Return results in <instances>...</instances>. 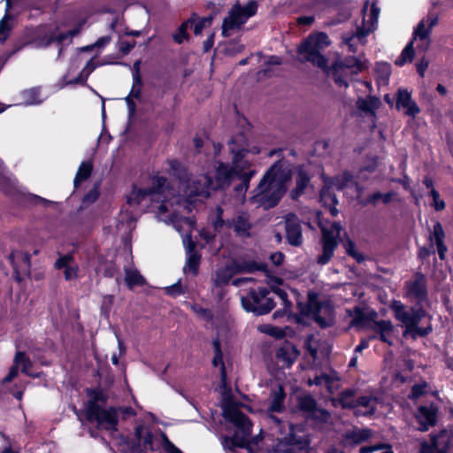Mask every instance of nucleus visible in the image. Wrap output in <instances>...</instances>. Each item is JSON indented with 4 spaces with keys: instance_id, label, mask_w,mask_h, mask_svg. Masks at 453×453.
<instances>
[{
    "instance_id": "1",
    "label": "nucleus",
    "mask_w": 453,
    "mask_h": 453,
    "mask_svg": "<svg viewBox=\"0 0 453 453\" xmlns=\"http://www.w3.org/2000/svg\"><path fill=\"white\" fill-rule=\"evenodd\" d=\"M292 178V170L284 159L275 161L265 173L250 197V203L264 209L279 204L287 191V184Z\"/></svg>"
},
{
    "instance_id": "2",
    "label": "nucleus",
    "mask_w": 453,
    "mask_h": 453,
    "mask_svg": "<svg viewBox=\"0 0 453 453\" xmlns=\"http://www.w3.org/2000/svg\"><path fill=\"white\" fill-rule=\"evenodd\" d=\"M86 394L89 398L86 405L87 421L90 423L96 421L98 425L107 424L109 429L117 431L119 424L118 410L115 407L104 409L99 405V403H107L108 395L99 388H86Z\"/></svg>"
},
{
    "instance_id": "3",
    "label": "nucleus",
    "mask_w": 453,
    "mask_h": 453,
    "mask_svg": "<svg viewBox=\"0 0 453 453\" xmlns=\"http://www.w3.org/2000/svg\"><path fill=\"white\" fill-rule=\"evenodd\" d=\"M223 416L226 420L232 423L236 428L242 430L243 435L235 432L232 436H225L222 445L224 449L234 451L235 449H248L249 444L245 435L250 434L251 421L250 418L240 411L234 403L227 404L223 410Z\"/></svg>"
},
{
    "instance_id": "4",
    "label": "nucleus",
    "mask_w": 453,
    "mask_h": 453,
    "mask_svg": "<svg viewBox=\"0 0 453 453\" xmlns=\"http://www.w3.org/2000/svg\"><path fill=\"white\" fill-rule=\"evenodd\" d=\"M390 309L395 319L404 326L403 337L410 336L412 340H417L418 337L425 338L433 333L432 323L427 321L425 326H419L423 319L410 310L406 311L405 305L401 301L394 300L390 304Z\"/></svg>"
},
{
    "instance_id": "5",
    "label": "nucleus",
    "mask_w": 453,
    "mask_h": 453,
    "mask_svg": "<svg viewBox=\"0 0 453 453\" xmlns=\"http://www.w3.org/2000/svg\"><path fill=\"white\" fill-rule=\"evenodd\" d=\"M270 290L266 287L250 288L241 297L242 309L256 316H263L270 313L276 303L273 297L269 296Z\"/></svg>"
},
{
    "instance_id": "6",
    "label": "nucleus",
    "mask_w": 453,
    "mask_h": 453,
    "mask_svg": "<svg viewBox=\"0 0 453 453\" xmlns=\"http://www.w3.org/2000/svg\"><path fill=\"white\" fill-rule=\"evenodd\" d=\"M319 293L309 291L307 304L313 311V320L321 329L329 328L335 324V311L331 301H319Z\"/></svg>"
},
{
    "instance_id": "7",
    "label": "nucleus",
    "mask_w": 453,
    "mask_h": 453,
    "mask_svg": "<svg viewBox=\"0 0 453 453\" xmlns=\"http://www.w3.org/2000/svg\"><path fill=\"white\" fill-rule=\"evenodd\" d=\"M121 440L123 444L127 447L129 453H148V451H156L153 443L154 435L143 424L135 426L134 437L123 436Z\"/></svg>"
},
{
    "instance_id": "8",
    "label": "nucleus",
    "mask_w": 453,
    "mask_h": 453,
    "mask_svg": "<svg viewBox=\"0 0 453 453\" xmlns=\"http://www.w3.org/2000/svg\"><path fill=\"white\" fill-rule=\"evenodd\" d=\"M297 408L306 418L317 423H326L331 417L330 412L324 408L318 406L317 400L311 394L299 395L296 396Z\"/></svg>"
},
{
    "instance_id": "9",
    "label": "nucleus",
    "mask_w": 453,
    "mask_h": 453,
    "mask_svg": "<svg viewBox=\"0 0 453 453\" xmlns=\"http://www.w3.org/2000/svg\"><path fill=\"white\" fill-rule=\"evenodd\" d=\"M404 290L405 297L414 300L415 303L428 302L427 280L426 275L421 272H416L412 280L405 281Z\"/></svg>"
},
{
    "instance_id": "10",
    "label": "nucleus",
    "mask_w": 453,
    "mask_h": 453,
    "mask_svg": "<svg viewBox=\"0 0 453 453\" xmlns=\"http://www.w3.org/2000/svg\"><path fill=\"white\" fill-rule=\"evenodd\" d=\"M240 173V170L235 169L233 165L219 162L215 170L214 183L211 177L207 178L210 185L213 186L216 190H225L230 187L233 180Z\"/></svg>"
},
{
    "instance_id": "11",
    "label": "nucleus",
    "mask_w": 453,
    "mask_h": 453,
    "mask_svg": "<svg viewBox=\"0 0 453 453\" xmlns=\"http://www.w3.org/2000/svg\"><path fill=\"white\" fill-rule=\"evenodd\" d=\"M451 439L446 430L430 434V441L424 440L419 444L418 453H449Z\"/></svg>"
},
{
    "instance_id": "12",
    "label": "nucleus",
    "mask_w": 453,
    "mask_h": 453,
    "mask_svg": "<svg viewBox=\"0 0 453 453\" xmlns=\"http://www.w3.org/2000/svg\"><path fill=\"white\" fill-rule=\"evenodd\" d=\"M285 237L287 242L293 247H300L303 244L302 221L294 212H288L284 217Z\"/></svg>"
},
{
    "instance_id": "13",
    "label": "nucleus",
    "mask_w": 453,
    "mask_h": 453,
    "mask_svg": "<svg viewBox=\"0 0 453 453\" xmlns=\"http://www.w3.org/2000/svg\"><path fill=\"white\" fill-rule=\"evenodd\" d=\"M300 55H305V60L312 63L319 68L327 67V58L319 51L311 37L304 39L297 48Z\"/></svg>"
},
{
    "instance_id": "14",
    "label": "nucleus",
    "mask_w": 453,
    "mask_h": 453,
    "mask_svg": "<svg viewBox=\"0 0 453 453\" xmlns=\"http://www.w3.org/2000/svg\"><path fill=\"white\" fill-rule=\"evenodd\" d=\"M303 427L300 424L289 423L288 433L283 437L286 443L295 447L298 451H307L311 446V437L309 434L303 436L297 435V432H303Z\"/></svg>"
},
{
    "instance_id": "15",
    "label": "nucleus",
    "mask_w": 453,
    "mask_h": 453,
    "mask_svg": "<svg viewBox=\"0 0 453 453\" xmlns=\"http://www.w3.org/2000/svg\"><path fill=\"white\" fill-rule=\"evenodd\" d=\"M9 260L13 268V277L17 282L23 280V276L30 273V256L19 251H12Z\"/></svg>"
},
{
    "instance_id": "16",
    "label": "nucleus",
    "mask_w": 453,
    "mask_h": 453,
    "mask_svg": "<svg viewBox=\"0 0 453 453\" xmlns=\"http://www.w3.org/2000/svg\"><path fill=\"white\" fill-rule=\"evenodd\" d=\"M322 253L318 256V264L324 265L330 262L334 256V252L338 246L337 237L333 231L324 228L322 230Z\"/></svg>"
},
{
    "instance_id": "17",
    "label": "nucleus",
    "mask_w": 453,
    "mask_h": 453,
    "mask_svg": "<svg viewBox=\"0 0 453 453\" xmlns=\"http://www.w3.org/2000/svg\"><path fill=\"white\" fill-rule=\"evenodd\" d=\"M438 411L433 405H421L417 409L415 418L418 423V431L426 432L437 423Z\"/></svg>"
},
{
    "instance_id": "18",
    "label": "nucleus",
    "mask_w": 453,
    "mask_h": 453,
    "mask_svg": "<svg viewBox=\"0 0 453 453\" xmlns=\"http://www.w3.org/2000/svg\"><path fill=\"white\" fill-rule=\"evenodd\" d=\"M186 264L183 267L184 273H190L196 277L199 273V266L202 260L201 253L196 250V242L189 240L186 247Z\"/></svg>"
},
{
    "instance_id": "19",
    "label": "nucleus",
    "mask_w": 453,
    "mask_h": 453,
    "mask_svg": "<svg viewBox=\"0 0 453 453\" xmlns=\"http://www.w3.org/2000/svg\"><path fill=\"white\" fill-rule=\"evenodd\" d=\"M246 22L241 12V5L239 4H234L228 12V15L223 19L222 36L228 37L229 30L238 29Z\"/></svg>"
},
{
    "instance_id": "20",
    "label": "nucleus",
    "mask_w": 453,
    "mask_h": 453,
    "mask_svg": "<svg viewBox=\"0 0 453 453\" xmlns=\"http://www.w3.org/2000/svg\"><path fill=\"white\" fill-rule=\"evenodd\" d=\"M395 108L400 110L405 109L404 114L415 118L420 113V108L411 98V94L405 88H398L396 92Z\"/></svg>"
},
{
    "instance_id": "21",
    "label": "nucleus",
    "mask_w": 453,
    "mask_h": 453,
    "mask_svg": "<svg viewBox=\"0 0 453 453\" xmlns=\"http://www.w3.org/2000/svg\"><path fill=\"white\" fill-rule=\"evenodd\" d=\"M230 270L234 273H253L257 271L263 272L265 274L269 273L266 263H257L254 260H234L230 265Z\"/></svg>"
},
{
    "instance_id": "22",
    "label": "nucleus",
    "mask_w": 453,
    "mask_h": 453,
    "mask_svg": "<svg viewBox=\"0 0 453 453\" xmlns=\"http://www.w3.org/2000/svg\"><path fill=\"white\" fill-rule=\"evenodd\" d=\"M299 355L300 351L297 347L289 341H285L275 352L276 358L283 362L287 367H290L296 362Z\"/></svg>"
},
{
    "instance_id": "23",
    "label": "nucleus",
    "mask_w": 453,
    "mask_h": 453,
    "mask_svg": "<svg viewBox=\"0 0 453 453\" xmlns=\"http://www.w3.org/2000/svg\"><path fill=\"white\" fill-rule=\"evenodd\" d=\"M311 182V176L303 165L296 167V188L290 191V197L297 200L303 193Z\"/></svg>"
},
{
    "instance_id": "24",
    "label": "nucleus",
    "mask_w": 453,
    "mask_h": 453,
    "mask_svg": "<svg viewBox=\"0 0 453 453\" xmlns=\"http://www.w3.org/2000/svg\"><path fill=\"white\" fill-rule=\"evenodd\" d=\"M231 228H233L235 234L239 237L248 238L250 236V230L252 225L250 222L249 217L245 213L237 215L236 218L230 219Z\"/></svg>"
},
{
    "instance_id": "25",
    "label": "nucleus",
    "mask_w": 453,
    "mask_h": 453,
    "mask_svg": "<svg viewBox=\"0 0 453 453\" xmlns=\"http://www.w3.org/2000/svg\"><path fill=\"white\" fill-rule=\"evenodd\" d=\"M372 331L379 334V340L382 342L392 345L393 342L389 339L394 331V326L390 320H374Z\"/></svg>"
},
{
    "instance_id": "26",
    "label": "nucleus",
    "mask_w": 453,
    "mask_h": 453,
    "mask_svg": "<svg viewBox=\"0 0 453 453\" xmlns=\"http://www.w3.org/2000/svg\"><path fill=\"white\" fill-rule=\"evenodd\" d=\"M272 402L269 405V412L282 413L285 411V398L286 393L284 388L281 385L278 386V388L271 392Z\"/></svg>"
},
{
    "instance_id": "27",
    "label": "nucleus",
    "mask_w": 453,
    "mask_h": 453,
    "mask_svg": "<svg viewBox=\"0 0 453 453\" xmlns=\"http://www.w3.org/2000/svg\"><path fill=\"white\" fill-rule=\"evenodd\" d=\"M248 150L245 148L231 149V152L233 154L231 165H233L235 169L240 170V172H247L248 170H251V163L248 160H244L246 154L248 153Z\"/></svg>"
},
{
    "instance_id": "28",
    "label": "nucleus",
    "mask_w": 453,
    "mask_h": 453,
    "mask_svg": "<svg viewBox=\"0 0 453 453\" xmlns=\"http://www.w3.org/2000/svg\"><path fill=\"white\" fill-rule=\"evenodd\" d=\"M256 170H248L247 172H240L235 177L241 180V183L237 184L234 188V192L236 196L245 197V194L250 188L251 179L256 175Z\"/></svg>"
},
{
    "instance_id": "29",
    "label": "nucleus",
    "mask_w": 453,
    "mask_h": 453,
    "mask_svg": "<svg viewBox=\"0 0 453 453\" xmlns=\"http://www.w3.org/2000/svg\"><path fill=\"white\" fill-rule=\"evenodd\" d=\"M332 68L334 70L336 69H352L356 68L355 71H353L354 73H358L363 70V63L360 59H358L356 57L349 56L344 58L342 60H336L332 64Z\"/></svg>"
},
{
    "instance_id": "30",
    "label": "nucleus",
    "mask_w": 453,
    "mask_h": 453,
    "mask_svg": "<svg viewBox=\"0 0 453 453\" xmlns=\"http://www.w3.org/2000/svg\"><path fill=\"white\" fill-rule=\"evenodd\" d=\"M93 172V164L91 161H83L80 165L73 180L74 188H78L83 181L88 180Z\"/></svg>"
},
{
    "instance_id": "31",
    "label": "nucleus",
    "mask_w": 453,
    "mask_h": 453,
    "mask_svg": "<svg viewBox=\"0 0 453 453\" xmlns=\"http://www.w3.org/2000/svg\"><path fill=\"white\" fill-rule=\"evenodd\" d=\"M213 345V350H214V357L212 359V365L214 367L220 366V376L221 380L223 381L226 380V365L223 361V352L221 349V344L219 339H215L212 342Z\"/></svg>"
},
{
    "instance_id": "32",
    "label": "nucleus",
    "mask_w": 453,
    "mask_h": 453,
    "mask_svg": "<svg viewBox=\"0 0 453 453\" xmlns=\"http://www.w3.org/2000/svg\"><path fill=\"white\" fill-rule=\"evenodd\" d=\"M372 436L369 428L354 429L345 434V439L353 445H357L368 441Z\"/></svg>"
},
{
    "instance_id": "33",
    "label": "nucleus",
    "mask_w": 453,
    "mask_h": 453,
    "mask_svg": "<svg viewBox=\"0 0 453 453\" xmlns=\"http://www.w3.org/2000/svg\"><path fill=\"white\" fill-rule=\"evenodd\" d=\"M151 193L147 188H138L135 185L133 186L132 191L130 194L127 196V203L130 206H138L142 203L143 200L149 196H150Z\"/></svg>"
},
{
    "instance_id": "34",
    "label": "nucleus",
    "mask_w": 453,
    "mask_h": 453,
    "mask_svg": "<svg viewBox=\"0 0 453 453\" xmlns=\"http://www.w3.org/2000/svg\"><path fill=\"white\" fill-rule=\"evenodd\" d=\"M380 104L379 98L373 96H369L367 99L359 97L356 103L357 107L365 113H374Z\"/></svg>"
},
{
    "instance_id": "35",
    "label": "nucleus",
    "mask_w": 453,
    "mask_h": 453,
    "mask_svg": "<svg viewBox=\"0 0 453 453\" xmlns=\"http://www.w3.org/2000/svg\"><path fill=\"white\" fill-rule=\"evenodd\" d=\"M14 363L21 365V372L33 378H37L38 374H32L29 370L32 368L33 364L29 357L24 351H17L14 357Z\"/></svg>"
},
{
    "instance_id": "36",
    "label": "nucleus",
    "mask_w": 453,
    "mask_h": 453,
    "mask_svg": "<svg viewBox=\"0 0 453 453\" xmlns=\"http://www.w3.org/2000/svg\"><path fill=\"white\" fill-rule=\"evenodd\" d=\"M196 13H193L192 16L188 19L186 21L182 22L177 29V32L173 35V41L181 44L184 40L189 39V34L188 33V24H193L196 22Z\"/></svg>"
},
{
    "instance_id": "37",
    "label": "nucleus",
    "mask_w": 453,
    "mask_h": 453,
    "mask_svg": "<svg viewBox=\"0 0 453 453\" xmlns=\"http://www.w3.org/2000/svg\"><path fill=\"white\" fill-rule=\"evenodd\" d=\"M125 282L132 289L135 286L145 285L146 280L137 270H126Z\"/></svg>"
},
{
    "instance_id": "38",
    "label": "nucleus",
    "mask_w": 453,
    "mask_h": 453,
    "mask_svg": "<svg viewBox=\"0 0 453 453\" xmlns=\"http://www.w3.org/2000/svg\"><path fill=\"white\" fill-rule=\"evenodd\" d=\"M376 398L370 395H361L355 400V408L358 406L365 407L368 410L363 413L364 416H372L375 414L376 406L371 405L372 401H375Z\"/></svg>"
},
{
    "instance_id": "39",
    "label": "nucleus",
    "mask_w": 453,
    "mask_h": 453,
    "mask_svg": "<svg viewBox=\"0 0 453 453\" xmlns=\"http://www.w3.org/2000/svg\"><path fill=\"white\" fill-rule=\"evenodd\" d=\"M415 56L413 41H411L403 50L400 57L395 60V64L403 66L407 62H412Z\"/></svg>"
},
{
    "instance_id": "40",
    "label": "nucleus",
    "mask_w": 453,
    "mask_h": 453,
    "mask_svg": "<svg viewBox=\"0 0 453 453\" xmlns=\"http://www.w3.org/2000/svg\"><path fill=\"white\" fill-rule=\"evenodd\" d=\"M355 391L345 389L339 395V403L343 409H355Z\"/></svg>"
},
{
    "instance_id": "41",
    "label": "nucleus",
    "mask_w": 453,
    "mask_h": 453,
    "mask_svg": "<svg viewBox=\"0 0 453 453\" xmlns=\"http://www.w3.org/2000/svg\"><path fill=\"white\" fill-rule=\"evenodd\" d=\"M224 210L221 206L216 207V216L212 220V226L216 232H220L224 226L231 229L230 219L225 220L223 219Z\"/></svg>"
},
{
    "instance_id": "42",
    "label": "nucleus",
    "mask_w": 453,
    "mask_h": 453,
    "mask_svg": "<svg viewBox=\"0 0 453 453\" xmlns=\"http://www.w3.org/2000/svg\"><path fill=\"white\" fill-rule=\"evenodd\" d=\"M320 199L321 201H324L325 204H326V203L329 202L330 205H332L330 207V212L333 216H336L338 211L335 208V205L338 203V201L335 194L331 193L329 189L322 188L320 191Z\"/></svg>"
},
{
    "instance_id": "43",
    "label": "nucleus",
    "mask_w": 453,
    "mask_h": 453,
    "mask_svg": "<svg viewBox=\"0 0 453 453\" xmlns=\"http://www.w3.org/2000/svg\"><path fill=\"white\" fill-rule=\"evenodd\" d=\"M345 250L346 254L356 260L357 263L361 264L365 260V257L364 254L360 253L357 248L356 243L348 239L345 243Z\"/></svg>"
},
{
    "instance_id": "44",
    "label": "nucleus",
    "mask_w": 453,
    "mask_h": 453,
    "mask_svg": "<svg viewBox=\"0 0 453 453\" xmlns=\"http://www.w3.org/2000/svg\"><path fill=\"white\" fill-rule=\"evenodd\" d=\"M12 19V16L9 14V12H5L4 16L0 20V44L4 43L12 30L11 25L8 23V19Z\"/></svg>"
},
{
    "instance_id": "45",
    "label": "nucleus",
    "mask_w": 453,
    "mask_h": 453,
    "mask_svg": "<svg viewBox=\"0 0 453 453\" xmlns=\"http://www.w3.org/2000/svg\"><path fill=\"white\" fill-rule=\"evenodd\" d=\"M99 196H100L99 184H95L93 186V188L83 196V197L81 199L82 205L87 207V206L96 203L97 201V199L99 198Z\"/></svg>"
},
{
    "instance_id": "46",
    "label": "nucleus",
    "mask_w": 453,
    "mask_h": 453,
    "mask_svg": "<svg viewBox=\"0 0 453 453\" xmlns=\"http://www.w3.org/2000/svg\"><path fill=\"white\" fill-rule=\"evenodd\" d=\"M190 308L194 313H196L198 317L204 319L206 322H211L213 320L214 315L211 310L208 308H203L198 303L191 304Z\"/></svg>"
},
{
    "instance_id": "47",
    "label": "nucleus",
    "mask_w": 453,
    "mask_h": 453,
    "mask_svg": "<svg viewBox=\"0 0 453 453\" xmlns=\"http://www.w3.org/2000/svg\"><path fill=\"white\" fill-rule=\"evenodd\" d=\"M427 386L428 384L425 380L422 381L421 383L414 384L411 388L409 398L411 400H416L425 395L426 394Z\"/></svg>"
},
{
    "instance_id": "48",
    "label": "nucleus",
    "mask_w": 453,
    "mask_h": 453,
    "mask_svg": "<svg viewBox=\"0 0 453 453\" xmlns=\"http://www.w3.org/2000/svg\"><path fill=\"white\" fill-rule=\"evenodd\" d=\"M23 97L28 104H38L42 102L40 99V90L36 88L25 90L23 92Z\"/></svg>"
},
{
    "instance_id": "49",
    "label": "nucleus",
    "mask_w": 453,
    "mask_h": 453,
    "mask_svg": "<svg viewBox=\"0 0 453 453\" xmlns=\"http://www.w3.org/2000/svg\"><path fill=\"white\" fill-rule=\"evenodd\" d=\"M258 4L256 0H250L245 6H241V12L246 21L256 15L257 12Z\"/></svg>"
},
{
    "instance_id": "50",
    "label": "nucleus",
    "mask_w": 453,
    "mask_h": 453,
    "mask_svg": "<svg viewBox=\"0 0 453 453\" xmlns=\"http://www.w3.org/2000/svg\"><path fill=\"white\" fill-rule=\"evenodd\" d=\"M310 37L313 41L317 49H319V51H320V50L323 49L324 47H326L330 44L328 35L324 32H319L313 35H310Z\"/></svg>"
},
{
    "instance_id": "51",
    "label": "nucleus",
    "mask_w": 453,
    "mask_h": 453,
    "mask_svg": "<svg viewBox=\"0 0 453 453\" xmlns=\"http://www.w3.org/2000/svg\"><path fill=\"white\" fill-rule=\"evenodd\" d=\"M377 316L375 311H372L370 314H365L361 308L355 307V317L353 319V323L355 325L363 324L365 320H372L374 317Z\"/></svg>"
},
{
    "instance_id": "52",
    "label": "nucleus",
    "mask_w": 453,
    "mask_h": 453,
    "mask_svg": "<svg viewBox=\"0 0 453 453\" xmlns=\"http://www.w3.org/2000/svg\"><path fill=\"white\" fill-rule=\"evenodd\" d=\"M166 178L163 176H156L152 179L151 187L148 188L151 195L161 194L163 192Z\"/></svg>"
},
{
    "instance_id": "53",
    "label": "nucleus",
    "mask_w": 453,
    "mask_h": 453,
    "mask_svg": "<svg viewBox=\"0 0 453 453\" xmlns=\"http://www.w3.org/2000/svg\"><path fill=\"white\" fill-rule=\"evenodd\" d=\"M445 233L441 224L437 221L433 226V234L430 236V241L434 240L435 243L444 242Z\"/></svg>"
},
{
    "instance_id": "54",
    "label": "nucleus",
    "mask_w": 453,
    "mask_h": 453,
    "mask_svg": "<svg viewBox=\"0 0 453 453\" xmlns=\"http://www.w3.org/2000/svg\"><path fill=\"white\" fill-rule=\"evenodd\" d=\"M431 30L429 27H425L424 20H421L416 27L413 32V39L418 37L420 40H425L429 37Z\"/></svg>"
},
{
    "instance_id": "55",
    "label": "nucleus",
    "mask_w": 453,
    "mask_h": 453,
    "mask_svg": "<svg viewBox=\"0 0 453 453\" xmlns=\"http://www.w3.org/2000/svg\"><path fill=\"white\" fill-rule=\"evenodd\" d=\"M424 303H415V305L411 306L409 310L411 312L418 314V316L421 317L422 319H427V321L432 323L433 316L426 311L424 307Z\"/></svg>"
},
{
    "instance_id": "56",
    "label": "nucleus",
    "mask_w": 453,
    "mask_h": 453,
    "mask_svg": "<svg viewBox=\"0 0 453 453\" xmlns=\"http://www.w3.org/2000/svg\"><path fill=\"white\" fill-rule=\"evenodd\" d=\"M165 293L172 297H176L181 295L185 294V289L183 288L180 280L177 281L176 283L166 287L165 288Z\"/></svg>"
},
{
    "instance_id": "57",
    "label": "nucleus",
    "mask_w": 453,
    "mask_h": 453,
    "mask_svg": "<svg viewBox=\"0 0 453 453\" xmlns=\"http://www.w3.org/2000/svg\"><path fill=\"white\" fill-rule=\"evenodd\" d=\"M378 165H379L378 158H377V157H373L371 159H369L367 162H365V165L360 167L359 173L362 174L364 172L372 173L377 170Z\"/></svg>"
},
{
    "instance_id": "58",
    "label": "nucleus",
    "mask_w": 453,
    "mask_h": 453,
    "mask_svg": "<svg viewBox=\"0 0 453 453\" xmlns=\"http://www.w3.org/2000/svg\"><path fill=\"white\" fill-rule=\"evenodd\" d=\"M161 436L163 439V447L167 453H183L168 439L165 433H162Z\"/></svg>"
},
{
    "instance_id": "59",
    "label": "nucleus",
    "mask_w": 453,
    "mask_h": 453,
    "mask_svg": "<svg viewBox=\"0 0 453 453\" xmlns=\"http://www.w3.org/2000/svg\"><path fill=\"white\" fill-rule=\"evenodd\" d=\"M332 76H333V80L334 81V83L342 88V87H344V88H348L349 87V83L347 81V80L345 79V77L340 73V71H342V69H336V70H334L332 67Z\"/></svg>"
},
{
    "instance_id": "60",
    "label": "nucleus",
    "mask_w": 453,
    "mask_h": 453,
    "mask_svg": "<svg viewBox=\"0 0 453 453\" xmlns=\"http://www.w3.org/2000/svg\"><path fill=\"white\" fill-rule=\"evenodd\" d=\"M430 196L433 198L434 206L436 211H440L445 209V202L440 199V194L435 188L430 190Z\"/></svg>"
},
{
    "instance_id": "61",
    "label": "nucleus",
    "mask_w": 453,
    "mask_h": 453,
    "mask_svg": "<svg viewBox=\"0 0 453 453\" xmlns=\"http://www.w3.org/2000/svg\"><path fill=\"white\" fill-rule=\"evenodd\" d=\"M67 38H69V36L66 35V32L59 33L58 35L51 33L46 38V45H50L53 42L62 43Z\"/></svg>"
},
{
    "instance_id": "62",
    "label": "nucleus",
    "mask_w": 453,
    "mask_h": 453,
    "mask_svg": "<svg viewBox=\"0 0 453 453\" xmlns=\"http://www.w3.org/2000/svg\"><path fill=\"white\" fill-rule=\"evenodd\" d=\"M286 440L281 438L279 440V441L276 444L275 451L278 453H294L295 452V447H292L286 443Z\"/></svg>"
},
{
    "instance_id": "63",
    "label": "nucleus",
    "mask_w": 453,
    "mask_h": 453,
    "mask_svg": "<svg viewBox=\"0 0 453 453\" xmlns=\"http://www.w3.org/2000/svg\"><path fill=\"white\" fill-rule=\"evenodd\" d=\"M434 253V243L430 242L428 246H423L418 249V257L420 260L427 258L430 255Z\"/></svg>"
},
{
    "instance_id": "64",
    "label": "nucleus",
    "mask_w": 453,
    "mask_h": 453,
    "mask_svg": "<svg viewBox=\"0 0 453 453\" xmlns=\"http://www.w3.org/2000/svg\"><path fill=\"white\" fill-rule=\"evenodd\" d=\"M136 42L132 41H120L119 42V50L124 55H127L131 52V50L135 47Z\"/></svg>"
}]
</instances>
